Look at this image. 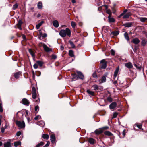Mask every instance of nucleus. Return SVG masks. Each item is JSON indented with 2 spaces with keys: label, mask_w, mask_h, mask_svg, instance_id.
Instances as JSON below:
<instances>
[{
  "label": "nucleus",
  "mask_w": 147,
  "mask_h": 147,
  "mask_svg": "<svg viewBox=\"0 0 147 147\" xmlns=\"http://www.w3.org/2000/svg\"><path fill=\"white\" fill-rule=\"evenodd\" d=\"M29 53L31 54V55L33 57H34L35 56L34 52L32 49H29Z\"/></svg>",
  "instance_id": "33"
},
{
  "label": "nucleus",
  "mask_w": 147,
  "mask_h": 147,
  "mask_svg": "<svg viewBox=\"0 0 147 147\" xmlns=\"http://www.w3.org/2000/svg\"><path fill=\"white\" fill-rule=\"evenodd\" d=\"M106 13L109 15V16H111L112 13L110 10L107 9L106 10Z\"/></svg>",
  "instance_id": "41"
},
{
  "label": "nucleus",
  "mask_w": 147,
  "mask_h": 147,
  "mask_svg": "<svg viewBox=\"0 0 147 147\" xmlns=\"http://www.w3.org/2000/svg\"><path fill=\"white\" fill-rule=\"evenodd\" d=\"M117 106V103L115 102H113L109 105V108L110 109H112L116 107Z\"/></svg>",
  "instance_id": "6"
},
{
  "label": "nucleus",
  "mask_w": 147,
  "mask_h": 147,
  "mask_svg": "<svg viewBox=\"0 0 147 147\" xmlns=\"http://www.w3.org/2000/svg\"><path fill=\"white\" fill-rule=\"evenodd\" d=\"M119 34V32L118 31H116L112 32L110 35H112L113 36H117Z\"/></svg>",
  "instance_id": "20"
},
{
  "label": "nucleus",
  "mask_w": 147,
  "mask_h": 147,
  "mask_svg": "<svg viewBox=\"0 0 147 147\" xmlns=\"http://www.w3.org/2000/svg\"><path fill=\"white\" fill-rule=\"evenodd\" d=\"M124 15V14L123 13H122L118 17L119 18H120L121 16H123Z\"/></svg>",
  "instance_id": "64"
},
{
  "label": "nucleus",
  "mask_w": 147,
  "mask_h": 147,
  "mask_svg": "<svg viewBox=\"0 0 147 147\" xmlns=\"http://www.w3.org/2000/svg\"><path fill=\"white\" fill-rule=\"evenodd\" d=\"M22 21L21 20H20L19 21L18 23L17 24L21 26V25L22 24Z\"/></svg>",
  "instance_id": "56"
},
{
  "label": "nucleus",
  "mask_w": 147,
  "mask_h": 147,
  "mask_svg": "<svg viewBox=\"0 0 147 147\" xmlns=\"http://www.w3.org/2000/svg\"><path fill=\"white\" fill-rule=\"evenodd\" d=\"M125 66L129 69L133 67L132 64L130 62L125 63Z\"/></svg>",
  "instance_id": "11"
},
{
  "label": "nucleus",
  "mask_w": 147,
  "mask_h": 147,
  "mask_svg": "<svg viewBox=\"0 0 147 147\" xmlns=\"http://www.w3.org/2000/svg\"><path fill=\"white\" fill-rule=\"evenodd\" d=\"M41 116H39V115H37V116H36L34 119L35 120H37L38 119H40V118H41Z\"/></svg>",
  "instance_id": "48"
},
{
  "label": "nucleus",
  "mask_w": 147,
  "mask_h": 147,
  "mask_svg": "<svg viewBox=\"0 0 147 147\" xmlns=\"http://www.w3.org/2000/svg\"><path fill=\"white\" fill-rule=\"evenodd\" d=\"M104 134L105 135H107L109 136H111L113 135L109 131H105L104 132Z\"/></svg>",
  "instance_id": "28"
},
{
  "label": "nucleus",
  "mask_w": 147,
  "mask_h": 147,
  "mask_svg": "<svg viewBox=\"0 0 147 147\" xmlns=\"http://www.w3.org/2000/svg\"><path fill=\"white\" fill-rule=\"evenodd\" d=\"M103 130L100 129H97L95 131V133L96 135L100 134L103 132Z\"/></svg>",
  "instance_id": "10"
},
{
  "label": "nucleus",
  "mask_w": 147,
  "mask_h": 147,
  "mask_svg": "<svg viewBox=\"0 0 147 147\" xmlns=\"http://www.w3.org/2000/svg\"><path fill=\"white\" fill-rule=\"evenodd\" d=\"M33 67L35 69H37L38 67V64L36 63L34 64L33 65Z\"/></svg>",
  "instance_id": "52"
},
{
  "label": "nucleus",
  "mask_w": 147,
  "mask_h": 147,
  "mask_svg": "<svg viewBox=\"0 0 147 147\" xmlns=\"http://www.w3.org/2000/svg\"><path fill=\"white\" fill-rule=\"evenodd\" d=\"M119 70V67L118 66L115 70L114 74V78L115 80V79L117 77V76Z\"/></svg>",
  "instance_id": "5"
},
{
  "label": "nucleus",
  "mask_w": 147,
  "mask_h": 147,
  "mask_svg": "<svg viewBox=\"0 0 147 147\" xmlns=\"http://www.w3.org/2000/svg\"><path fill=\"white\" fill-rule=\"evenodd\" d=\"M69 55L71 57H74V52L72 50H70L69 52Z\"/></svg>",
  "instance_id": "22"
},
{
  "label": "nucleus",
  "mask_w": 147,
  "mask_h": 147,
  "mask_svg": "<svg viewBox=\"0 0 147 147\" xmlns=\"http://www.w3.org/2000/svg\"><path fill=\"white\" fill-rule=\"evenodd\" d=\"M138 19L140 21L142 22H144L147 21V18L145 17H139Z\"/></svg>",
  "instance_id": "19"
},
{
  "label": "nucleus",
  "mask_w": 147,
  "mask_h": 147,
  "mask_svg": "<svg viewBox=\"0 0 147 147\" xmlns=\"http://www.w3.org/2000/svg\"><path fill=\"white\" fill-rule=\"evenodd\" d=\"M133 23L132 22H129L126 23H125L123 24V26L125 27H129L132 26Z\"/></svg>",
  "instance_id": "13"
},
{
  "label": "nucleus",
  "mask_w": 147,
  "mask_h": 147,
  "mask_svg": "<svg viewBox=\"0 0 147 147\" xmlns=\"http://www.w3.org/2000/svg\"><path fill=\"white\" fill-rule=\"evenodd\" d=\"M39 109V107L38 106H36L35 107V111H38Z\"/></svg>",
  "instance_id": "50"
},
{
  "label": "nucleus",
  "mask_w": 147,
  "mask_h": 147,
  "mask_svg": "<svg viewBox=\"0 0 147 147\" xmlns=\"http://www.w3.org/2000/svg\"><path fill=\"white\" fill-rule=\"evenodd\" d=\"M36 62L37 64L40 67L42 66L43 64V63L40 61H36Z\"/></svg>",
  "instance_id": "30"
},
{
  "label": "nucleus",
  "mask_w": 147,
  "mask_h": 147,
  "mask_svg": "<svg viewBox=\"0 0 147 147\" xmlns=\"http://www.w3.org/2000/svg\"><path fill=\"white\" fill-rule=\"evenodd\" d=\"M50 144V142L48 141L47 143L43 147H47Z\"/></svg>",
  "instance_id": "51"
},
{
  "label": "nucleus",
  "mask_w": 147,
  "mask_h": 147,
  "mask_svg": "<svg viewBox=\"0 0 147 147\" xmlns=\"http://www.w3.org/2000/svg\"><path fill=\"white\" fill-rule=\"evenodd\" d=\"M43 47L45 51L47 52H49L51 51V49L45 44H43Z\"/></svg>",
  "instance_id": "9"
},
{
  "label": "nucleus",
  "mask_w": 147,
  "mask_h": 147,
  "mask_svg": "<svg viewBox=\"0 0 147 147\" xmlns=\"http://www.w3.org/2000/svg\"><path fill=\"white\" fill-rule=\"evenodd\" d=\"M53 25L55 27L57 28L59 26V24L57 20H55L53 21Z\"/></svg>",
  "instance_id": "16"
},
{
  "label": "nucleus",
  "mask_w": 147,
  "mask_h": 147,
  "mask_svg": "<svg viewBox=\"0 0 147 147\" xmlns=\"http://www.w3.org/2000/svg\"><path fill=\"white\" fill-rule=\"evenodd\" d=\"M107 75L105 74V75L102 77L101 82L100 83H102L105 82L106 80V77L107 76Z\"/></svg>",
  "instance_id": "18"
},
{
  "label": "nucleus",
  "mask_w": 147,
  "mask_h": 147,
  "mask_svg": "<svg viewBox=\"0 0 147 147\" xmlns=\"http://www.w3.org/2000/svg\"><path fill=\"white\" fill-rule=\"evenodd\" d=\"M17 28L18 29H19L20 30H22V28H21V25H18V24H17Z\"/></svg>",
  "instance_id": "57"
},
{
  "label": "nucleus",
  "mask_w": 147,
  "mask_h": 147,
  "mask_svg": "<svg viewBox=\"0 0 147 147\" xmlns=\"http://www.w3.org/2000/svg\"><path fill=\"white\" fill-rule=\"evenodd\" d=\"M51 56L52 59H56L57 58V55L55 54H52Z\"/></svg>",
  "instance_id": "47"
},
{
  "label": "nucleus",
  "mask_w": 147,
  "mask_h": 147,
  "mask_svg": "<svg viewBox=\"0 0 147 147\" xmlns=\"http://www.w3.org/2000/svg\"><path fill=\"white\" fill-rule=\"evenodd\" d=\"M4 147H11V145L10 142L8 141L4 143Z\"/></svg>",
  "instance_id": "15"
},
{
  "label": "nucleus",
  "mask_w": 147,
  "mask_h": 147,
  "mask_svg": "<svg viewBox=\"0 0 147 147\" xmlns=\"http://www.w3.org/2000/svg\"><path fill=\"white\" fill-rule=\"evenodd\" d=\"M111 53L113 55H114L115 54V52L114 50L111 49Z\"/></svg>",
  "instance_id": "49"
},
{
  "label": "nucleus",
  "mask_w": 147,
  "mask_h": 147,
  "mask_svg": "<svg viewBox=\"0 0 147 147\" xmlns=\"http://www.w3.org/2000/svg\"><path fill=\"white\" fill-rule=\"evenodd\" d=\"M50 140L52 143H54L55 141V135L52 134L50 136Z\"/></svg>",
  "instance_id": "12"
},
{
  "label": "nucleus",
  "mask_w": 147,
  "mask_h": 147,
  "mask_svg": "<svg viewBox=\"0 0 147 147\" xmlns=\"http://www.w3.org/2000/svg\"><path fill=\"white\" fill-rule=\"evenodd\" d=\"M32 78L34 79L35 78V73L34 71L32 72Z\"/></svg>",
  "instance_id": "62"
},
{
  "label": "nucleus",
  "mask_w": 147,
  "mask_h": 147,
  "mask_svg": "<svg viewBox=\"0 0 147 147\" xmlns=\"http://www.w3.org/2000/svg\"><path fill=\"white\" fill-rule=\"evenodd\" d=\"M44 145V143L43 142H41L40 143H38L36 146V147H40V146H43Z\"/></svg>",
  "instance_id": "37"
},
{
  "label": "nucleus",
  "mask_w": 147,
  "mask_h": 147,
  "mask_svg": "<svg viewBox=\"0 0 147 147\" xmlns=\"http://www.w3.org/2000/svg\"><path fill=\"white\" fill-rule=\"evenodd\" d=\"M95 140L92 138H90L88 140L89 142L91 144H93L94 143Z\"/></svg>",
  "instance_id": "29"
},
{
  "label": "nucleus",
  "mask_w": 147,
  "mask_h": 147,
  "mask_svg": "<svg viewBox=\"0 0 147 147\" xmlns=\"http://www.w3.org/2000/svg\"><path fill=\"white\" fill-rule=\"evenodd\" d=\"M21 132L20 131L17 132L16 133V135L18 136H19L21 134Z\"/></svg>",
  "instance_id": "54"
},
{
  "label": "nucleus",
  "mask_w": 147,
  "mask_h": 147,
  "mask_svg": "<svg viewBox=\"0 0 147 147\" xmlns=\"http://www.w3.org/2000/svg\"><path fill=\"white\" fill-rule=\"evenodd\" d=\"M108 18L109 22H114L115 21V19L111 17V16H109Z\"/></svg>",
  "instance_id": "23"
},
{
  "label": "nucleus",
  "mask_w": 147,
  "mask_h": 147,
  "mask_svg": "<svg viewBox=\"0 0 147 147\" xmlns=\"http://www.w3.org/2000/svg\"><path fill=\"white\" fill-rule=\"evenodd\" d=\"M18 5L17 3H15L13 6L12 7L13 10L16 9L18 7Z\"/></svg>",
  "instance_id": "35"
},
{
  "label": "nucleus",
  "mask_w": 147,
  "mask_h": 147,
  "mask_svg": "<svg viewBox=\"0 0 147 147\" xmlns=\"http://www.w3.org/2000/svg\"><path fill=\"white\" fill-rule=\"evenodd\" d=\"M134 66L138 69L139 70H141L142 68V67L140 65H137L136 64H134Z\"/></svg>",
  "instance_id": "38"
},
{
  "label": "nucleus",
  "mask_w": 147,
  "mask_h": 147,
  "mask_svg": "<svg viewBox=\"0 0 147 147\" xmlns=\"http://www.w3.org/2000/svg\"><path fill=\"white\" fill-rule=\"evenodd\" d=\"M21 144V142L19 141L16 142L14 143V146L15 147H18V146L20 145Z\"/></svg>",
  "instance_id": "32"
},
{
  "label": "nucleus",
  "mask_w": 147,
  "mask_h": 147,
  "mask_svg": "<svg viewBox=\"0 0 147 147\" xmlns=\"http://www.w3.org/2000/svg\"><path fill=\"white\" fill-rule=\"evenodd\" d=\"M23 104L28 105L30 104L29 101L26 98H23L22 100Z\"/></svg>",
  "instance_id": "7"
},
{
  "label": "nucleus",
  "mask_w": 147,
  "mask_h": 147,
  "mask_svg": "<svg viewBox=\"0 0 147 147\" xmlns=\"http://www.w3.org/2000/svg\"><path fill=\"white\" fill-rule=\"evenodd\" d=\"M118 114V113H117L116 112H114L113 114L112 118L113 119L116 118L117 115Z\"/></svg>",
  "instance_id": "39"
},
{
  "label": "nucleus",
  "mask_w": 147,
  "mask_h": 147,
  "mask_svg": "<svg viewBox=\"0 0 147 147\" xmlns=\"http://www.w3.org/2000/svg\"><path fill=\"white\" fill-rule=\"evenodd\" d=\"M16 125L20 128H25V125L24 121H16Z\"/></svg>",
  "instance_id": "2"
},
{
  "label": "nucleus",
  "mask_w": 147,
  "mask_h": 147,
  "mask_svg": "<svg viewBox=\"0 0 147 147\" xmlns=\"http://www.w3.org/2000/svg\"><path fill=\"white\" fill-rule=\"evenodd\" d=\"M127 11V9H126L122 13L124 14H125Z\"/></svg>",
  "instance_id": "61"
},
{
  "label": "nucleus",
  "mask_w": 147,
  "mask_h": 147,
  "mask_svg": "<svg viewBox=\"0 0 147 147\" xmlns=\"http://www.w3.org/2000/svg\"><path fill=\"white\" fill-rule=\"evenodd\" d=\"M44 23L43 21H42L40 23H38V24L36 25V28L37 29H38L42 25V24Z\"/></svg>",
  "instance_id": "27"
},
{
  "label": "nucleus",
  "mask_w": 147,
  "mask_h": 147,
  "mask_svg": "<svg viewBox=\"0 0 147 147\" xmlns=\"http://www.w3.org/2000/svg\"><path fill=\"white\" fill-rule=\"evenodd\" d=\"M69 43L70 45L71 46L72 48H75V45L73 42L71 41H69Z\"/></svg>",
  "instance_id": "36"
},
{
  "label": "nucleus",
  "mask_w": 147,
  "mask_h": 147,
  "mask_svg": "<svg viewBox=\"0 0 147 147\" xmlns=\"http://www.w3.org/2000/svg\"><path fill=\"white\" fill-rule=\"evenodd\" d=\"M32 98L33 99H36V93H32Z\"/></svg>",
  "instance_id": "43"
},
{
  "label": "nucleus",
  "mask_w": 147,
  "mask_h": 147,
  "mask_svg": "<svg viewBox=\"0 0 147 147\" xmlns=\"http://www.w3.org/2000/svg\"><path fill=\"white\" fill-rule=\"evenodd\" d=\"M123 135V136H125V129L123 130V133H122Z\"/></svg>",
  "instance_id": "60"
},
{
  "label": "nucleus",
  "mask_w": 147,
  "mask_h": 147,
  "mask_svg": "<svg viewBox=\"0 0 147 147\" xmlns=\"http://www.w3.org/2000/svg\"><path fill=\"white\" fill-rule=\"evenodd\" d=\"M22 74L21 72L19 71L15 73L14 76L15 78H18Z\"/></svg>",
  "instance_id": "14"
},
{
  "label": "nucleus",
  "mask_w": 147,
  "mask_h": 147,
  "mask_svg": "<svg viewBox=\"0 0 147 147\" xmlns=\"http://www.w3.org/2000/svg\"><path fill=\"white\" fill-rule=\"evenodd\" d=\"M47 36V34L46 33H44L42 35V37L43 38L46 37Z\"/></svg>",
  "instance_id": "59"
},
{
  "label": "nucleus",
  "mask_w": 147,
  "mask_h": 147,
  "mask_svg": "<svg viewBox=\"0 0 147 147\" xmlns=\"http://www.w3.org/2000/svg\"><path fill=\"white\" fill-rule=\"evenodd\" d=\"M92 88H93V90H98L99 89L98 85L96 84L93 85L92 86Z\"/></svg>",
  "instance_id": "31"
},
{
  "label": "nucleus",
  "mask_w": 147,
  "mask_h": 147,
  "mask_svg": "<svg viewBox=\"0 0 147 147\" xmlns=\"http://www.w3.org/2000/svg\"><path fill=\"white\" fill-rule=\"evenodd\" d=\"M77 74L78 76L80 79L82 80L84 79V76L82 74L81 72L80 71H77Z\"/></svg>",
  "instance_id": "4"
},
{
  "label": "nucleus",
  "mask_w": 147,
  "mask_h": 147,
  "mask_svg": "<svg viewBox=\"0 0 147 147\" xmlns=\"http://www.w3.org/2000/svg\"><path fill=\"white\" fill-rule=\"evenodd\" d=\"M131 15V13L130 12H128L124 15L123 17V18L125 19L128 18Z\"/></svg>",
  "instance_id": "17"
},
{
  "label": "nucleus",
  "mask_w": 147,
  "mask_h": 147,
  "mask_svg": "<svg viewBox=\"0 0 147 147\" xmlns=\"http://www.w3.org/2000/svg\"><path fill=\"white\" fill-rule=\"evenodd\" d=\"M3 111V109L2 107V105L1 103H0V112H2Z\"/></svg>",
  "instance_id": "46"
},
{
  "label": "nucleus",
  "mask_w": 147,
  "mask_h": 147,
  "mask_svg": "<svg viewBox=\"0 0 147 147\" xmlns=\"http://www.w3.org/2000/svg\"><path fill=\"white\" fill-rule=\"evenodd\" d=\"M42 137L43 139L47 140L49 139V135L47 134H43Z\"/></svg>",
  "instance_id": "25"
},
{
  "label": "nucleus",
  "mask_w": 147,
  "mask_h": 147,
  "mask_svg": "<svg viewBox=\"0 0 147 147\" xmlns=\"http://www.w3.org/2000/svg\"><path fill=\"white\" fill-rule=\"evenodd\" d=\"M76 24L75 22L74 21L71 22V26L73 28H74L76 26Z\"/></svg>",
  "instance_id": "42"
},
{
  "label": "nucleus",
  "mask_w": 147,
  "mask_h": 147,
  "mask_svg": "<svg viewBox=\"0 0 147 147\" xmlns=\"http://www.w3.org/2000/svg\"><path fill=\"white\" fill-rule=\"evenodd\" d=\"M87 92L89 95H90L92 96H94V92L91 91L90 90L88 89L87 90Z\"/></svg>",
  "instance_id": "21"
},
{
  "label": "nucleus",
  "mask_w": 147,
  "mask_h": 147,
  "mask_svg": "<svg viewBox=\"0 0 147 147\" xmlns=\"http://www.w3.org/2000/svg\"><path fill=\"white\" fill-rule=\"evenodd\" d=\"M37 7L38 9H41L42 7V3L40 2H39L38 3Z\"/></svg>",
  "instance_id": "26"
},
{
  "label": "nucleus",
  "mask_w": 147,
  "mask_h": 147,
  "mask_svg": "<svg viewBox=\"0 0 147 147\" xmlns=\"http://www.w3.org/2000/svg\"><path fill=\"white\" fill-rule=\"evenodd\" d=\"M59 35L62 37H65L67 35L70 36L71 32L70 30L68 28H66L65 30H61L59 32Z\"/></svg>",
  "instance_id": "1"
},
{
  "label": "nucleus",
  "mask_w": 147,
  "mask_h": 147,
  "mask_svg": "<svg viewBox=\"0 0 147 147\" xmlns=\"http://www.w3.org/2000/svg\"><path fill=\"white\" fill-rule=\"evenodd\" d=\"M107 100L110 102H111L112 101V98L110 96L108 97L107 98Z\"/></svg>",
  "instance_id": "45"
},
{
  "label": "nucleus",
  "mask_w": 147,
  "mask_h": 147,
  "mask_svg": "<svg viewBox=\"0 0 147 147\" xmlns=\"http://www.w3.org/2000/svg\"><path fill=\"white\" fill-rule=\"evenodd\" d=\"M136 126L140 129H142V125H137Z\"/></svg>",
  "instance_id": "53"
},
{
  "label": "nucleus",
  "mask_w": 147,
  "mask_h": 147,
  "mask_svg": "<svg viewBox=\"0 0 147 147\" xmlns=\"http://www.w3.org/2000/svg\"><path fill=\"white\" fill-rule=\"evenodd\" d=\"M124 36L125 38L127 40V41H129V38L128 36V34L127 32H125L124 34Z\"/></svg>",
  "instance_id": "24"
},
{
  "label": "nucleus",
  "mask_w": 147,
  "mask_h": 147,
  "mask_svg": "<svg viewBox=\"0 0 147 147\" xmlns=\"http://www.w3.org/2000/svg\"><path fill=\"white\" fill-rule=\"evenodd\" d=\"M140 42V41L138 38H135L133 39L131 42H132L135 44H137Z\"/></svg>",
  "instance_id": "8"
},
{
  "label": "nucleus",
  "mask_w": 147,
  "mask_h": 147,
  "mask_svg": "<svg viewBox=\"0 0 147 147\" xmlns=\"http://www.w3.org/2000/svg\"><path fill=\"white\" fill-rule=\"evenodd\" d=\"M93 77L95 78H98V76L96 72H94L92 74Z\"/></svg>",
  "instance_id": "44"
},
{
  "label": "nucleus",
  "mask_w": 147,
  "mask_h": 147,
  "mask_svg": "<svg viewBox=\"0 0 147 147\" xmlns=\"http://www.w3.org/2000/svg\"><path fill=\"white\" fill-rule=\"evenodd\" d=\"M61 49V50H63L64 49V47L63 46H60Z\"/></svg>",
  "instance_id": "63"
},
{
  "label": "nucleus",
  "mask_w": 147,
  "mask_h": 147,
  "mask_svg": "<svg viewBox=\"0 0 147 147\" xmlns=\"http://www.w3.org/2000/svg\"><path fill=\"white\" fill-rule=\"evenodd\" d=\"M147 42L144 40H142L141 42V45H142L144 46L146 44Z\"/></svg>",
  "instance_id": "40"
},
{
  "label": "nucleus",
  "mask_w": 147,
  "mask_h": 147,
  "mask_svg": "<svg viewBox=\"0 0 147 147\" xmlns=\"http://www.w3.org/2000/svg\"><path fill=\"white\" fill-rule=\"evenodd\" d=\"M5 131V129L3 127H2L1 128V131L2 133H3Z\"/></svg>",
  "instance_id": "58"
},
{
  "label": "nucleus",
  "mask_w": 147,
  "mask_h": 147,
  "mask_svg": "<svg viewBox=\"0 0 147 147\" xmlns=\"http://www.w3.org/2000/svg\"><path fill=\"white\" fill-rule=\"evenodd\" d=\"M32 93H36V89L34 87L32 88Z\"/></svg>",
  "instance_id": "55"
},
{
  "label": "nucleus",
  "mask_w": 147,
  "mask_h": 147,
  "mask_svg": "<svg viewBox=\"0 0 147 147\" xmlns=\"http://www.w3.org/2000/svg\"><path fill=\"white\" fill-rule=\"evenodd\" d=\"M38 124L39 125H40L41 127L44 126L45 125V123L43 121H41L38 122Z\"/></svg>",
  "instance_id": "34"
},
{
  "label": "nucleus",
  "mask_w": 147,
  "mask_h": 147,
  "mask_svg": "<svg viewBox=\"0 0 147 147\" xmlns=\"http://www.w3.org/2000/svg\"><path fill=\"white\" fill-rule=\"evenodd\" d=\"M107 62L106 61L105 59H103L101 61L100 63L102 64L101 66V68L103 69L106 68L107 67Z\"/></svg>",
  "instance_id": "3"
}]
</instances>
